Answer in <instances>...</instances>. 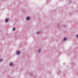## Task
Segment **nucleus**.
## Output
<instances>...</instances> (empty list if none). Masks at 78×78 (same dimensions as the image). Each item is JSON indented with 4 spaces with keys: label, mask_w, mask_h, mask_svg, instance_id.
Masks as SVG:
<instances>
[{
    "label": "nucleus",
    "mask_w": 78,
    "mask_h": 78,
    "mask_svg": "<svg viewBox=\"0 0 78 78\" xmlns=\"http://www.w3.org/2000/svg\"><path fill=\"white\" fill-rule=\"evenodd\" d=\"M30 17H27L26 18L27 20H30Z\"/></svg>",
    "instance_id": "nucleus-1"
},
{
    "label": "nucleus",
    "mask_w": 78,
    "mask_h": 78,
    "mask_svg": "<svg viewBox=\"0 0 78 78\" xmlns=\"http://www.w3.org/2000/svg\"><path fill=\"white\" fill-rule=\"evenodd\" d=\"M16 53L17 55H19V54H20V51H16Z\"/></svg>",
    "instance_id": "nucleus-2"
},
{
    "label": "nucleus",
    "mask_w": 78,
    "mask_h": 78,
    "mask_svg": "<svg viewBox=\"0 0 78 78\" xmlns=\"http://www.w3.org/2000/svg\"><path fill=\"white\" fill-rule=\"evenodd\" d=\"M12 65H13V63H11L10 64V66H12Z\"/></svg>",
    "instance_id": "nucleus-3"
},
{
    "label": "nucleus",
    "mask_w": 78,
    "mask_h": 78,
    "mask_svg": "<svg viewBox=\"0 0 78 78\" xmlns=\"http://www.w3.org/2000/svg\"><path fill=\"white\" fill-rule=\"evenodd\" d=\"M5 22H8V19H6L5 20Z\"/></svg>",
    "instance_id": "nucleus-4"
},
{
    "label": "nucleus",
    "mask_w": 78,
    "mask_h": 78,
    "mask_svg": "<svg viewBox=\"0 0 78 78\" xmlns=\"http://www.w3.org/2000/svg\"><path fill=\"white\" fill-rule=\"evenodd\" d=\"M66 39H67V38H65L64 39V41H66Z\"/></svg>",
    "instance_id": "nucleus-5"
},
{
    "label": "nucleus",
    "mask_w": 78,
    "mask_h": 78,
    "mask_svg": "<svg viewBox=\"0 0 78 78\" xmlns=\"http://www.w3.org/2000/svg\"><path fill=\"white\" fill-rule=\"evenodd\" d=\"M16 30V28H13V31H14Z\"/></svg>",
    "instance_id": "nucleus-6"
},
{
    "label": "nucleus",
    "mask_w": 78,
    "mask_h": 78,
    "mask_svg": "<svg viewBox=\"0 0 78 78\" xmlns=\"http://www.w3.org/2000/svg\"><path fill=\"white\" fill-rule=\"evenodd\" d=\"M3 61V60L2 59H0V62H1V61Z\"/></svg>",
    "instance_id": "nucleus-7"
},
{
    "label": "nucleus",
    "mask_w": 78,
    "mask_h": 78,
    "mask_svg": "<svg viewBox=\"0 0 78 78\" xmlns=\"http://www.w3.org/2000/svg\"><path fill=\"white\" fill-rule=\"evenodd\" d=\"M41 51V49H39L38 52H40Z\"/></svg>",
    "instance_id": "nucleus-8"
},
{
    "label": "nucleus",
    "mask_w": 78,
    "mask_h": 78,
    "mask_svg": "<svg viewBox=\"0 0 78 78\" xmlns=\"http://www.w3.org/2000/svg\"><path fill=\"white\" fill-rule=\"evenodd\" d=\"M76 37H78V35H76Z\"/></svg>",
    "instance_id": "nucleus-9"
},
{
    "label": "nucleus",
    "mask_w": 78,
    "mask_h": 78,
    "mask_svg": "<svg viewBox=\"0 0 78 78\" xmlns=\"http://www.w3.org/2000/svg\"><path fill=\"white\" fill-rule=\"evenodd\" d=\"M39 32H37V34H39Z\"/></svg>",
    "instance_id": "nucleus-10"
}]
</instances>
